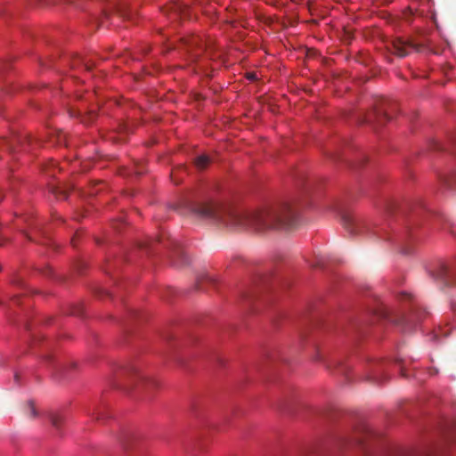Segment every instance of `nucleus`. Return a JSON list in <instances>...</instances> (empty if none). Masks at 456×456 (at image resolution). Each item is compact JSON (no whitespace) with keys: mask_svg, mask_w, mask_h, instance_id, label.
I'll list each match as a JSON object with an SVG mask.
<instances>
[{"mask_svg":"<svg viewBox=\"0 0 456 456\" xmlns=\"http://www.w3.org/2000/svg\"><path fill=\"white\" fill-rule=\"evenodd\" d=\"M191 211L197 216L220 227L234 230L250 229L255 232L292 228L297 220V211L289 203L248 212L217 200H208L193 204Z\"/></svg>","mask_w":456,"mask_h":456,"instance_id":"nucleus-1","label":"nucleus"},{"mask_svg":"<svg viewBox=\"0 0 456 456\" xmlns=\"http://www.w3.org/2000/svg\"><path fill=\"white\" fill-rule=\"evenodd\" d=\"M395 106L387 98L380 97L376 100L373 110L370 111L364 118V122L371 125L374 128L383 126L390 120L389 111Z\"/></svg>","mask_w":456,"mask_h":456,"instance_id":"nucleus-2","label":"nucleus"},{"mask_svg":"<svg viewBox=\"0 0 456 456\" xmlns=\"http://www.w3.org/2000/svg\"><path fill=\"white\" fill-rule=\"evenodd\" d=\"M121 374L127 376L132 382L137 381L139 389L142 390L147 397H151V391L159 386L157 380L141 374L134 366L125 368Z\"/></svg>","mask_w":456,"mask_h":456,"instance_id":"nucleus-3","label":"nucleus"},{"mask_svg":"<svg viewBox=\"0 0 456 456\" xmlns=\"http://www.w3.org/2000/svg\"><path fill=\"white\" fill-rule=\"evenodd\" d=\"M342 224L344 228L351 234L356 235L363 232L365 229L364 221L350 213H345L342 215Z\"/></svg>","mask_w":456,"mask_h":456,"instance_id":"nucleus-4","label":"nucleus"},{"mask_svg":"<svg viewBox=\"0 0 456 456\" xmlns=\"http://www.w3.org/2000/svg\"><path fill=\"white\" fill-rule=\"evenodd\" d=\"M184 45L187 47L188 51L191 53V57L197 59L199 56L198 51L201 52L203 49L208 51L210 47V41L203 42L202 38L199 36L191 35L187 37L183 38Z\"/></svg>","mask_w":456,"mask_h":456,"instance_id":"nucleus-5","label":"nucleus"},{"mask_svg":"<svg viewBox=\"0 0 456 456\" xmlns=\"http://www.w3.org/2000/svg\"><path fill=\"white\" fill-rule=\"evenodd\" d=\"M385 372L386 369L383 366V363L380 362H375L370 365L366 379L374 383H382L387 379Z\"/></svg>","mask_w":456,"mask_h":456,"instance_id":"nucleus-6","label":"nucleus"},{"mask_svg":"<svg viewBox=\"0 0 456 456\" xmlns=\"http://www.w3.org/2000/svg\"><path fill=\"white\" fill-rule=\"evenodd\" d=\"M20 143V139L17 136H12V138H0V149L10 153H13Z\"/></svg>","mask_w":456,"mask_h":456,"instance_id":"nucleus-7","label":"nucleus"},{"mask_svg":"<svg viewBox=\"0 0 456 456\" xmlns=\"http://www.w3.org/2000/svg\"><path fill=\"white\" fill-rule=\"evenodd\" d=\"M167 11L170 12L171 15H173L175 17H178V16L183 17V18L188 17V14H187L188 7L180 2H175V3L171 4L170 6L168 7Z\"/></svg>","mask_w":456,"mask_h":456,"instance_id":"nucleus-8","label":"nucleus"},{"mask_svg":"<svg viewBox=\"0 0 456 456\" xmlns=\"http://www.w3.org/2000/svg\"><path fill=\"white\" fill-rule=\"evenodd\" d=\"M94 66V63L91 62V61L81 59L80 57H77L75 60H73L71 63L72 69H77V68H83L86 71L92 70L93 67Z\"/></svg>","mask_w":456,"mask_h":456,"instance_id":"nucleus-9","label":"nucleus"},{"mask_svg":"<svg viewBox=\"0 0 456 456\" xmlns=\"http://www.w3.org/2000/svg\"><path fill=\"white\" fill-rule=\"evenodd\" d=\"M71 189V186H59V185H52L50 187V191L58 199H66L68 196L69 190Z\"/></svg>","mask_w":456,"mask_h":456,"instance_id":"nucleus-10","label":"nucleus"},{"mask_svg":"<svg viewBox=\"0 0 456 456\" xmlns=\"http://www.w3.org/2000/svg\"><path fill=\"white\" fill-rule=\"evenodd\" d=\"M209 158L207 155H200L195 159V166L199 169H204L209 164Z\"/></svg>","mask_w":456,"mask_h":456,"instance_id":"nucleus-11","label":"nucleus"},{"mask_svg":"<svg viewBox=\"0 0 456 456\" xmlns=\"http://www.w3.org/2000/svg\"><path fill=\"white\" fill-rule=\"evenodd\" d=\"M50 420H51V423L52 425L57 429L59 430L64 421L62 416L59 415V414H52L50 416Z\"/></svg>","mask_w":456,"mask_h":456,"instance_id":"nucleus-12","label":"nucleus"},{"mask_svg":"<svg viewBox=\"0 0 456 456\" xmlns=\"http://www.w3.org/2000/svg\"><path fill=\"white\" fill-rule=\"evenodd\" d=\"M77 116L81 117V121L85 124H89V123L93 122L94 120V118H96V114L94 111H90L83 117L81 116V113L78 112Z\"/></svg>","mask_w":456,"mask_h":456,"instance_id":"nucleus-13","label":"nucleus"},{"mask_svg":"<svg viewBox=\"0 0 456 456\" xmlns=\"http://www.w3.org/2000/svg\"><path fill=\"white\" fill-rule=\"evenodd\" d=\"M52 136L56 139V142L59 144L65 143L66 142V134L62 131H55Z\"/></svg>","mask_w":456,"mask_h":456,"instance_id":"nucleus-14","label":"nucleus"},{"mask_svg":"<svg viewBox=\"0 0 456 456\" xmlns=\"http://www.w3.org/2000/svg\"><path fill=\"white\" fill-rule=\"evenodd\" d=\"M28 416L32 417V418H35L37 416V411H36V408L34 407V404L31 401H29L28 403Z\"/></svg>","mask_w":456,"mask_h":456,"instance_id":"nucleus-15","label":"nucleus"},{"mask_svg":"<svg viewBox=\"0 0 456 456\" xmlns=\"http://www.w3.org/2000/svg\"><path fill=\"white\" fill-rule=\"evenodd\" d=\"M395 209V207L392 206L390 203H387L385 207V211L387 215H392Z\"/></svg>","mask_w":456,"mask_h":456,"instance_id":"nucleus-16","label":"nucleus"},{"mask_svg":"<svg viewBox=\"0 0 456 456\" xmlns=\"http://www.w3.org/2000/svg\"><path fill=\"white\" fill-rule=\"evenodd\" d=\"M411 248H403L401 247V249H400V252H401V255H410L411 253Z\"/></svg>","mask_w":456,"mask_h":456,"instance_id":"nucleus-17","label":"nucleus"},{"mask_svg":"<svg viewBox=\"0 0 456 456\" xmlns=\"http://www.w3.org/2000/svg\"><path fill=\"white\" fill-rule=\"evenodd\" d=\"M393 47H394L393 54H395L396 56L398 54L399 46L396 45L395 42H393Z\"/></svg>","mask_w":456,"mask_h":456,"instance_id":"nucleus-18","label":"nucleus"},{"mask_svg":"<svg viewBox=\"0 0 456 456\" xmlns=\"http://www.w3.org/2000/svg\"><path fill=\"white\" fill-rule=\"evenodd\" d=\"M400 295H401V302L403 301V299H404V297H411L410 294H407V293H405L403 290H401Z\"/></svg>","mask_w":456,"mask_h":456,"instance_id":"nucleus-19","label":"nucleus"},{"mask_svg":"<svg viewBox=\"0 0 456 456\" xmlns=\"http://www.w3.org/2000/svg\"><path fill=\"white\" fill-rule=\"evenodd\" d=\"M7 240L1 233H0V246H3L4 242Z\"/></svg>","mask_w":456,"mask_h":456,"instance_id":"nucleus-20","label":"nucleus"},{"mask_svg":"<svg viewBox=\"0 0 456 456\" xmlns=\"http://www.w3.org/2000/svg\"><path fill=\"white\" fill-rule=\"evenodd\" d=\"M67 3H69V4H75L76 6H79L78 3H77L76 0H65Z\"/></svg>","mask_w":456,"mask_h":456,"instance_id":"nucleus-21","label":"nucleus"},{"mask_svg":"<svg viewBox=\"0 0 456 456\" xmlns=\"http://www.w3.org/2000/svg\"><path fill=\"white\" fill-rule=\"evenodd\" d=\"M74 314H81V311L80 310H77L76 312L73 313Z\"/></svg>","mask_w":456,"mask_h":456,"instance_id":"nucleus-22","label":"nucleus"},{"mask_svg":"<svg viewBox=\"0 0 456 456\" xmlns=\"http://www.w3.org/2000/svg\"><path fill=\"white\" fill-rule=\"evenodd\" d=\"M3 200V194H2V191H0V202L2 201Z\"/></svg>","mask_w":456,"mask_h":456,"instance_id":"nucleus-23","label":"nucleus"},{"mask_svg":"<svg viewBox=\"0 0 456 456\" xmlns=\"http://www.w3.org/2000/svg\"><path fill=\"white\" fill-rule=\"evenodd\" d=\"M94 193H96V191H89V194H90V195H93V194H94Z\"/></svg>","mask_w":456,"mask_h":456,"instance_id":"nucleus-24","label":"nucleus"}]
</instances>
